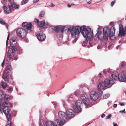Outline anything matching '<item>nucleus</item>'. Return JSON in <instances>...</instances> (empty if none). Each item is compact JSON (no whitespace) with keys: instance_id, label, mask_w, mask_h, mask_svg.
<instances>
[{"instance_id":"obj_1","label":"nucleus","mask_w":126,"mask_h":126,"mask_svg":"<svg viewBox=\"0 0 126 126\" xmlns=\"http://www.w3.org/2000/svg\"><path fill=\"white\" fill-rule=\"evenodd\" d=\"M68 30L71 33L72 37L73 38L75 37L76 35L78 36L80 33V31L81 32L83 37L86 39L82 43L83 46H86L87 45L88 41L87 38L91 39L93 38V31L90 28H86L85 26H82L80 28L78 26L74 28L73 27H69Z\"/></svg>"},{"instance_id":"obj_2","label":"nucleus","mask_w":126,"mask_h":126,"mask_svg":"<svg viewBox=\"0 0 126 126\" xmlns=\"http://www.w3.org/2000/svg\"><path fill=\"white\" fill-rule=\"evenodd\" d=\"M113 83V81L107 79H105L104 82L99 83L98 86V93L101 95L103 93L102 90L109 88Z\"/></svg>"},{"instance_id":"obj_3","label":"nucleus","mask_w":126,"mask_h":126,"mask_svg":"<svg viewBox=\"0 0 126 126\" xmlns=\"http://www.w3.org/2000/svg\"><path fill=\"white\" fill-rule=\"evenodd\" d=\"M115 29L113 26L111 27L110 29L107 27H105L103 30V33L104 35L105 38L108 39V36L110 38L111 40L114 39L113 38L114 34L115 33Z\"/></svg>"},{"instance_id":"obj_4","label":"nucleus","mask_w":126,"mask_h":126,"mask_svg":"<svg viewBox=\"0 0 126 126\" xmlns=\"http://www.w3.org/2000/svg\"><path fill=\"white\" fill-rule=\"evenodd\" d=\"M58 116L60 119L55 120V124H58V126H62L66 123L65 119H66V114L63 112L60 111L59 112Z\"/></svg>"},{"instance_id":"obj_5","label":"nucleus","mask_w":126,"mask_h":126,"mask_svg":"<svg viewBox=\"0 0 126 126\" xmlns=\"http://www.w3.org/2000/svg\"><path fill=\"white\" fill-rule=\"evenodd\" d=\"M19 5H16L14 2L13 0H9V4L8 5V7L5 5L3 6V10L5 12L9 13L14 8L18 9Z\"/></svg>"},{"instance_id":"obj_6","label":"nucleus","mask_w":126,"mask_h":126,"mask_svg":"<svg viewBox=\"0 0 126 126\" xmlns=\"http://www.w3.org/2000/svg\"><path fill=\"white\" fill-rule=\"evenodd\" d=\"M2 105L3 107H4L3 109V111L5 114L8 120L10 118H11L12 116L11 114L9 113V109L8 107L10 105V104L8 102H6L5 104L3 103Z\"/></svg>"},{"instance_id":"obj_7","label":"nucleus","mask_w":126,"mask_h":126,"mask_svg":"<svg viewBox=\"0 0 126 126\" xmlns=\"http://www.w3.org/2000/svg\"><path fill=\"white\" fill-rule=\"evenodd\" d=\"M16 34L19 38H23L25 37L27 34V32L25 29L22 28H20L17 29Z\"/></svg>"},{"instance_id":"obj_8","label":"nucleus","mask_w":126,"mask_h":126,"mask_svg":"<svg viewBox=\"0 0 126 126\" xmlns=\"http://www.w3.org/2000/svg\"><path fill=\"white\" fill-rule=\"evenodd\" d=\"M17 50H19V49L15 47L9 49L8 52V55L6 59L7 61L8 62H9L13 58L14 56L13 51Z\"/></svg>"},{"instance_id":"obj_9","label":"nucleus","mask_w":126,"mask_h":126,"mask_svg":"<svg viewBox=\"0 0 126 126\" xmlns=\"http://www.w3.org/2000/svg\"><path fill=\"white\" fill-rule=\"evenodd\" d=\"M81 99L82 100L83 103L87 107L90 104V102L89 99L88 98V96L84 94H81L80 96Z\"/></svg>"},{"instance_id":"obj_10","label":"nucleus","mask_w":126,"mask_h":126,"mask_svg":"<svg viewBox=\"0 0 126 126\" xmlns=\"http://www.w3.org/2000/svg\"><path fill=\"white\" fill-rule=\"evenodd\" d=\"M82 104V101L79 100L77 101L75 103V105H73L74 109L77 112H80L81 111V106Z\"/></svg>"},{"instance_id":"obj_11","label":"nucleus","mask_w":126,"mask_h":126,"mask_svg":"<svg viewBox=\"0 0 126 126\" xmlns=\"http://www.w3.org/2000/svg\"><path fill=\"white\" fill-rule=\"evenodd\" d=\"M17 39L15 37H12L10 40V45L11 46V48L15 47L18 49L19 50H20V47H16L15 46L17 43Z\"/></svg>"},{"instance_id":"obj_12","label":"nucleus","mask_w":126,"mask_h":126,"mask_svg":"<svg viewBox=\"0 0 126 126\" xmlns=\"http://www.w3.org/2000/svg\"><path fill=\"white\" fill-rule=\"evenodd\" d=\"M2 78L5 81L13 82V81L12 76L11 75H9L8 74L4 73L3 74Z\"/></svg>"},{"instance_id":"obj_13","label":"nucleus","mask_w":126,"mask_h":126,"mask_svg":"<svg viewBox=\"0 0 126 126\" xmlns=\"http://www.w3.org/2000/svg\"><path fill=\"white\" fill-rule=\"evenodd\" d=\"M118 79L121 82L126 81V71L120 73L118 75Z\"/></svg>"},{"instance_id":"obj_14","label":"nucleus","mask_w":126,"mask_h":126,"mask_svg":"<svg viewBox=\"0 0 126 126\" xmlns=\"http://www.w3.org/2000/svg\"><path fill=\"white\" fill-rule=\"evenodd\" d=\"M90 96L91 99L93 101L97 100L98 96L96 92L94 91H92L90 94Z\"/></svg>"},{"instance_id":"obj_15","label":"nucleus","mask_w":126,"mask_h":126,"mask_svg":"<svg viewBox=\"0 0 126 126\" xmlns=\"http://www.w3.org/2000/svg\"><path fill=\"white\" fill-rule=\"evenodd\" d=\"M37 36L38 40L41 41H44L46 38L45 35L43 32H40L37 34Z\"/></svg>"},{"instance_id":"obj_16","label":"nucleus","mask_w":126,"mask_h":126,"mask_svg":"<svg viewBox=\"0 0 126 126\" xmlns=\"http://www.w3.org/2000/svg\"><path fill=\"white\" fill-rule=\"evenodd\" d=\"M22 26L24 28V29L26 30H31L32 26L31 23L28 24L27 22H24L22 24Z\"/></svg>"},{"instance_id":"obj_17","label":"nucleus","mask_w":126,"mask_h":126,"mask_svg":"<svg viewBox=\"0 0 126 126\" xmlns=\"http://www.w3.org/2000/svg\"><path fill=\"white\" fill-rule=\"evenodd\" d=\"M66 114L67 116L70 118H73L75 115V112L71 109H69L66 111Z\"/></svg>"},{"instance_id":"obj_18","label":"nucleus","mask_w":126,"mask_h":126,"mask_svg":"<svg viewBox=\"0 0 126 126\" xmlns=\"http://www.w3.org/2000/svg\"><path fill=\"white\" fill-rule=\"evenodd\" d=\"M102 31H98L95 35L97 37L98 39L100 40H102L103 38L105 40H107L108 39H106L105 38L104 34L103 33V34H102Z\"/></svg>"},{"instance_id":"obj_19","label":"nucleus","mask_w":126,"mask_h":126,"mask_svg":"<svg viewBox=\"0 0 126 126\" xmlns=\"http://www.w3.org/2000/svg\"><path fill=\"white\" fill-rule=\"evenodd\" d=\"M38 25L39 27L43 29L47 28V25L45 24L44 20H43L38 23Z\"/></svg>"},{"instance_id":"obj_20","label":"nucleus","mask_w":126,"mask_h":126,"mask_svg":"<svg viewBox=\"0 0 126 126\" xmlns=\"http://www.w3.org/2000/svg\"><path fill=\"white\" fill-rule=\"evenodd\" d=\"M54 30L56 32H58L60 31H64V27L63 26H57L54 27Z\"/></svg>"},{"instance_id":"obj_21","label":"nucleus","mask_w":126,"mask_h":126,"mask_svg":"<svg viewBox=\"0 0 126 126\" xmlns=\"http://www.w3.org/2000/svg\"><path fill=\"white\" fill-rule=\"evenodd\" d=\"M126 34L125 31L123 28V27L121 26L119 28V35L121 36H124Z\"/></svg>"},{"instance_id":"obj_22","label":"nucleus","mask_w":126,"mask_h":126,"mask_svg":"<svg viewBox=\"0 0 126 126\" xmlns=\"http://www.w3.org/2000/svg\"><path fill=\"white\" fill-rule=\"evenodd\" d=\"M12 70L11 65H8L5 67V70L4 71V73L8 74Z\"/></svg>"},{"instance_id":"obj_23","label":"nucleus","mask_w":126,"mask_h":126,"mask_svg":"<svg viewBox=\"0 0 126 126\" xmlns=\"http://www.w3.org/2000/svg\"><path fill=\"white\" fill-rule=\"evenodd\" d=\"M46 126H58V124H55V121L54 123H53L51 121H47L46 123Z\"/></svg>"},{"instance_id":"obj_24","label":"nucleus","mask_w":126,"mask_h":126,"mask_svg":"<svg viewBox=\"0 0 126 126\" xmlns=\"http://www.w3.org/2000/svg\"><path fill=\"white\" fill-rule=\"evenodd\" d=\"M111 77L112 79L114 80H116L118 78V75L117 73L116 72H114L112 73L111 74Z\"/></svg>"},{"instance_id":"obj_25","label":"nucleus","mask_w":126,"mask_h":126,"mask_svg":"<svg viewBox=\"0 0 126 126\" xmlns=\"http://www.w3.org/2000/svg\"><path fill=\"white\" fill-rule=\"evenodd\" d=\"M8 122L6 123L5 126H12V123L11 121V118H10L9 120L7 118Z\"/></svg>"},{"instance_id":"obj_26","label":"nucleus","mask_w":126,"mask_h":126,"mask_svg":"<svg viewBox=\"0 0 126 126\" xmlns=\"http://www.w3.org/2000/svg\"><path fill=\"white\" fill-rule=\"evenodd\" d=\"M1 85L2 86L3 88L5 89L7 87V84L4 81L2 82Z\"/></svg>"},{"instance_id":"obj_27","label":"nucleus","mask_w":126,"mask_h":126,"mask_svg":"<svg viewBox=\"0 0 126 126\" xmlns=\"http://www.w3.org/2000/svg\"><path fill=\"white\" fill-rule=\"evenodd\" d=\"M63 31H60L58 32H56L57 36L59 37L61 36L63 34Z\"/></svg>"},{"instance_id":"obj_28","label":"nucleus","mask_w":126,"mask_h":126,"mask_svg":"<svg viewBox=\"0 0 126 126\" xmlns=\"http://www.w3.org/2000/svg\"><path fill=\"white\" fill-rule=\"evenodd\" d=\"M3 92L2 91H0V100H2L3 99L4 96Z\"/></svg>"},{"instance_id":"obj_29","label":"nucleus","mask_w":126,"mask_h":126,"mask_svg":"<svg viewBox=\"0 0 126 126\" xmlns=\"http://www.w3.org/2000/svg\"><path fill=\"white\" fill-rule=\"evenodd\" d=\"M0 23L2 25L7 26V24L3 19H0Z\"/></svg>"},{"instance_id":"obj_30","label":"nucleus","mask_w":126,"mask_h":126,"mask_svg":"<svg viewBox=\"0 0 126 126\" xmlns=\"http://www.w3.org/2000/svg\"><path fill=\"white\" fill-rule=\"evenodd\" d=\"M45 122L43 120H41L40 121L39 126H45Z\"/></svg>"},{"instance_id":"obj_31","label":"nucleus","mask_w":126,"mask_h":126,"mask_svg":"<svg viewBox=\"0 0 126 126\" xmlns=\"http://www.w3.org/2000/svg\"><path fill=\"white\" fill-rule=\"evenodd\" d=\"M9 95L8 94H7L4 97V100L5 103L6 102L5 101L7 100L9 98Z\"/></svg>"},{"instance_id":"obj_32","label":"nucleus","mask_w":126,"mask_h":126,"mask_svg":"<svg viewBox=\"0 0 126 126\" xmlns=\"http://www.w3.org/2000/svg\"><path fill=\"white\" fill-rule=\"evenodd\" d=\"M45 14V13L44 11H42L39 14L40 16L41 17H42L44 16Z\"/></svg>"},{"instance_id":"obj_33","label":"nucleus","mask_w":126,"mask_h":126,"mask_svg":"<svg viewBox=\"0 0 126 126\" xmlns=\"http://www.w3.org/2000/svg\"><path fill=\"white\" fill-rule=\"evenodd\" d=\"M125 65V63L124 62H122L121 64L120 65V67L121 68H123L124 67Z\"/></svg>"},{"instance_id":"obj_34","label":"nucleus","mask_w":126,"mask_h":126,"mask_svg":"<svg viewBox=\"0 0 126 126\" xmlns=\"http://www.w3.org/2000/svg\"><path fill=\"white\" fill-rule=\"evenodd\" d=\"M53 104L54 105L55 107L56 108L58 106V104L56 102H53Z\"/></svg>"},{"instance_id":"obj_35","label":"nucleus","mask_w":126,"mask_h":126,"mask_svg":"<svg viewBox=\"0 0 126 126\" xmlns=\"http://www.w3.org/2000/svg\"><path fill=\"white\" fill-rule=\"evenodd\" d=\"M13 90V88L12 87H9L8 89V91L9 92H12Z\"/></svg>"},{"instance_id":"obj_36","label":"nucleus","mask_w":126,"mask_h":126,"mask_svg":"<svg viewBox=\"0 0 126 126\" xmlns=\"http://www.w3.org/2000/svg\"><path fill=\"white\" fill-rule=\"evenodd\" d=\"M27 2V0H23V1H22V4H25Z\"/></svg>"},{"instance_id":"obj_37","label":"nucleus","mask_w":126,"mask_h":126,"mask_svg":"<svg viewBox=\"0 0 126 126\" xmlns=\"http://www.w3.org/2000/svg\"><path fill=\"white\" fill-rule=\"evenodd\" d=\"M109 95L105 94L104 95L103 98L104 99H105L109 97Z\"/></svg>"},{"instance_id":"obj_38","label":"nucleus","mask_w":126,"mask_h":126,"mask_svg":"<svg viewBox=\"0 0 126 126\" xmlns=\"http://www.w3.org/2000/svg\"><path fill=\"white\" fill-rule=\"evenodd\" d=\"M115 1V0H114L113 1H112L111 2V4H110V5L112 7L113 6V5H114V4Z\"/></svg>"},{"instance_id":"obj_39","label":"nucleus","mask_w":126,"mask_h":126,"mask_svg":"<svg viewBox=\"0 0 126 126\" xmlns=\"http://www.w3.org/2000/svg\"><path fill=\"white\" fill-rule=\"evenodd\" d=\"M111 116V114H110L108 116H107L106 117V119H109Z\"/></svg>"},{"instance_id":"obj_40","label":"nucleus","mask_w":126,"mask_h":126,"mask_svg":"<svg viewBox=\"0 0 126 126\" xmlns=\"http://www.w3.org/2000/svg\"><path fill=\"white\" fill-rule=\"evenodd\" d=\"M5 61V59H4L3 62H2V63L1 65V66L2 67H3L4 65V63Z\"/></svg>"},{"instance_id":"obj_41","label":"nucleus","mask_w":126,"mask_h":126,"mask_svg":"<svg viewBox=\"0 0 126 126\" xmlns=\"http://www.w3.org/2000/svg\"><path fill=\"white\" fill-rule=\"evenodd\" d=\"M34 22H35V23H39V20L36 19V18H35L34 19Z\"/></svg>"},{"instance_id":"obj_42","label":"nucleus","mask_w":126,"mask_h":126,"mask_svg":"<svg viewBox=\"0 0 126 126\" xmlns=\"http://www.w3.org/2000/svg\"><path fill=\"white\" fill-rule=\"evenodd\" d=\"M9 34L8 36V37H7V39L6 42V44L7 45L8 44V40L9 39Z\"/></svg>"},{"instance_id":"obj_43","label":"nucleus","mask_w":126,"mask_h":126,"mask_svg":"<svg viewBox=\"0 0 126 126\" xmlns=\"http://www.w3.org/2000/svg\"><path fill=\"white\" fill-rule=\"evenodd\" d=\"M49 6L51 7H53L55 6V5L52 3H51L49 5Z\"/></svg>"},{"instance_id":"obj_44","label":"nucleus","mask_w":126,"mask_h":126,"mask_svg":"<svg viewBox=\"0 0 126 126\" xmlns=\"http://www.w3.org/2000/svg\"><path fill=\"white\" fill-rule=\"evenodd\" d=\"M7 0H2L1 1V2L2 3H4H4H5L7 2Z\"/></svg>"},{"instance_id":"obj_45","label":"nucleus","mask_w":126,"mask_h":126,"mask_svg":"<svg viewBox=\"0 0 126 126\" xmlns=\"http://www.w3.org/2000/svg\"><path fill=\"white\" fill-rule=\"evenodd\" d=\"M120 104L121 106H125L126 105V103H120Z\"/></svg>"},{"instance_id":"obj_46","label":"nucleus","mask_w":126,"mask_h":126,"mask_svg":"<svg viewBox=\"0 0 126 126\" xmlns=\"http://www.w3.org/2000/svg\"><path fill=\"white\" fill-rule=\"evenodd\" d=\"M18 57L17 56H16L14 58V60H17L18 59Z\"/></svg>"},{"instance_id":"obj_47","label":"nucleus","mask_w":126,"mask_h":126,"mask_svg":"<svg viewBox=\"0 0 126 126\" xmlns=\"http://www.w3.org/2000/svg\"><path fill=\"white\" fill-rule=\"evenodd\" d=\"M77 40L76 38L74 39L73 41V43H75L76 41Z\"/></svg>"},{"instance_id":"obj_48","label":"nucleus","mask_w":126,"mask_h":126,"mask_svg":"<svg viewBox=\"0 0 126 126\" xmlns=\"http://www.w3.org/2000/svg\"><path fill=\"white\" fill-rule=\"evenodd\" d=\"M125 109H124L122 111H120V113H125Z\"/></svg>"},{"instance_id":"obj_49","label":"nucleus","mask_w":126,"mask_h":126,"mask_svg":"<svg viewBox=\"0 0 126 126\" xmlns=\"http://www.w3.org/2000/svg\"><path fill=\"white\" fill-rule=\"evenodd\" d=\"M39 0H34L33 2L34 3H35L37 2Z\"/></svg>"},{"instance_id":"obj_50","label":"nucleus","mask_w":126,"mask_h":126,"mask_svg":"<svg viewBox=\"0 0 126 126\" xmlns=\"http://www.w3.org/2000/svg\"><path fill=\"white\" fill-rule=\"evenodd\" d=\"M117 106V105L116 104H114L113 105L114 108H116Z\"/></svg>"},{"instance_id":"obj_51","label":"nucleus","mask_w":126,"mask_h":126,"mask_svg":"<svg viewBox=\"0 0 126 126\" xmlns=\"http://www.w3.org/2000/svg\"><path fill=\"white\" fill-rule=\"evenodd\" d=\"M91 0H90L88 2H87V3L88 4H91Z\"/></svg>"},{"instance_id":"obj_52","label":"nucleus","mask_w":126,"mask_h":126,"mask_svg":"<svg viewBox=\"0 0 126 126\" xmlns=\"http://www.w3.org/2000/svg\"><path fill=\"white\" fill-rule=\"evenodd\" d=\"M103 72L104 74H106V73L107 72L106 70H104L103 71Z\"/></svg>"},{"instance_id":"obj_53","label":"nucleus","mask_w":126,"mask_h":126,"mask_svg":"<svg viewBox=\"0 0 126 126\" xmlns=\"http://www.w3.org/2000/svg\"><path fill=\"white\" fill-rule=\"evenodd\" d=\"M105 114H103L102 115L101 117L103 118L104 117H105Z\"/></svg>"},{"instance_id":"obj_54","label":"nucleus","mask_w":126,"mask_h":126,"mask_svg":"<svg viewBox=\"0 0 126 126\" xmlns=\"http://www.w3.org/2000/svg\"><path fill=\"white\" fill-rule=\"evenodd\" d=\"M2 105V101L1 100L0 101V107Z\"/></svg>"},{"instance_id":"obj_55","label":"nucleus","mask_w":126,"mask_h":126,"mask_svg":"<svg viewBox=\"0 0 126 126\" xmlns=\"http://www.w3.org/2000/svg\"><path fill=\"white\" fill-rule=\"evenodd\" d=\"M107 71L109 73H110V69H108L107 70Z\"/></svg>"},{"instance_id":"obj_56","label":"nucleus","mask_w":126,"mask_h":126,"mask_svg":"<svg viewBox=\"0 0 126 126\" xmlns=\"http://www.w3.org/2000/svg\"><path fill=\"white\" fill-rule=\"evenodd\" d=\"M67 6H68V7L69 8L70 7H71V5L69 4L67 5Z\"/></svg>"},{"instance_id":"obj_57","label":"nucleus","mask_w":126,"mask_h":126,"mask_svg":"<svg viewBox=\"0 0 126 126\" xmlns=\"http://www.w3.org/2000/svg\"><path fill=\"white\" fill-rule=\"evenodd\" d=\"M114 126H118V125H117V124H115L114 125Z\"/></svg>"},{"instance_id":"obj_58","label":"nucleus","mask_w":126,"mask_h":126,"mask_svg":"<svg viewBox=\"0 0 126 126\" xmlns=\"http://www.w3.org/2000/svg\"><path fill=\"white\" fill-rule=\"evenodd\" d=\"M102 74L101 73H100L99 74V75H100V76H101V75Z\"/></svg>"},{"instance_id":"obj_59","label":"nucleus","mask_w":126,"mask_h":126,"mask_svg":"<svg viewBox=\"0 0 126 126\" xmlns=\"http://www.w3.org/2000/svg\"><path fill=\"white\" fill-rule=\"evenodd\" d=\"M74 5V4H71V5Z\"/></svg>"},{"instance_id":"obj_60","label":"nucleus","mask_w":126,"mask_h":126,"mask_svg":"<svg viewBox=\"0 0 126 126\" xmlns=\"http://www.w3.org/2000/svg\"><path fill=\"white\" fill-rule=\"evenodd\" d=\"M1 12V11H0V13Z\"/></svg>"}]
</instances>
